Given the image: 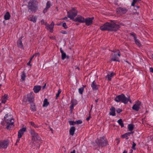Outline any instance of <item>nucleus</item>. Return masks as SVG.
Returning <instances> with one entry per match:
<instances>
[{"mask_svg":"<svg viewBox=\"0 0 153 153\" xmlns=\"http://www.w3.org/2000/svg\"><path fill=\"white\" fill-rule=\"evenodd\" d=\"M27 98V99H25V98L23 99V101L26 103L28 101L30 103L33 102L34 100V97L33 95V94L30 93L27 94L25 96Z\"/></svg>","mask_w":153,"mask_h":153,"instance_id":"6e6552de","label":"nucleus"},{"mask_svg":"<svg viewBox=\"0 0 153 153\" xmlns=\"http://www.w3.org/2000/svg\"><path fill=\"white\" fill-rule=\"evenodd\" d=\"M117 54L112 53L111 54V55H112V57L111 58V61L119 62V58L117 56V55H118L119 57H120V55L119 53L120 52L118 50L117 51Z\"/></svg>","mask_w":153,"mask_h":153,"instance_id":"9d476101","label":"nucleus"},{"mask_svg":"<svg viewBox=\"0 0 153 153\" xmlns=\"http://www.w3.org/2000/svg\"><path fill=\"white\" fill-rule=\"evenodd\" d=\"M149 71L153 73V68L152 67L150 68H149Z\"/></svg>","mask_w":153,"mask_h":153,"instance_id":"3c124183","label":"nucleus"},{"mask_svg":"<svg viewBox=\"0 0 153 153\" xmlns=\"http://www.w3.org/2000/svg\"><path fill=\"white\" fill-rule=\"evenodd\" d=\"M130 34L133 37L134 39L137 38L136 35L134 33H131Z\"/></svg>","mask_w":153,"mask_h":153,"instance_id":"37998d69","label":"nucleus"},{"mask_svg":"<svg viewBox=\"0 0 153 153\" xmlns=\"http://www.w3.org/2000/svg\"><path fill=\"white\" fill-rule=\"evenodd\" d=\"M86 86L85 85H83L82 87H84V88Z\"/></svg>","mask_w":153,"mask_h":153,"instance_id":"680f3d73","label":"nucleus"},{"mask_svg":"<svg viewBox=\"0 0 153 153\" xmlns=\"http://www.w3.org/2000/svg\"><path fill=\"white\" fill-rule=\"evenodd\" d=\"M74 100H73V102H72V103H76V102H75V101H76V100H74V101H75L74 102Z\"/></svg>","mask_w":153,"mask_h":153,"instance_id":"052dcab7","label":"nucleus"},{"mask_svg":"<svg viewBox=\"0 0 153 153\" xmlns=\"http://www.w3.org/2000/svg\"><path fill=\"white\" fill-rule=\"evenodd\" d=\"M92 109L91 108L89 111V113H90V114H91V112Z\"/></svg>","mask_w":153,"mask_h":153,"instance_id":"0e129e2a","label":"nucleus"},{"mask_svg":"<svg viewBox=\"0 0 153 153\" xmlns=\"http://www.w3.org/2000/svg\"><path fill=\"white\" fill-rule=\"evenodd\" d=\"M7 96L4 95L3 97H2L1 103H5L7 100Z\"/></svg>","mask_w":153,"mask_h":153,"instance_id":"bb28decb","label":"nucleus"},{"mask_svg":"<svg viewBox=\"0 0 153 153\" xmlns=\"http://www.w3.org/2000/svg\"><path fill=\"white\" fill-rule=\"evenodd\" d=\"M30 132L32 137V140L33 141H39L41 140V138L38 134L36 133L34 130L31 129L30 130Z\"/></svg>","mask_w":153,"mask_h":153,"instance_id":"423d86ee","label":"nucleus"},{"mask_svg":"<svg viewBox=\"0 0 153 153\" xmlns=\"http://www.w3.org/2000/svg\"><path fill=\"white\" fill-rule=\"evenodd\" d=\"M30 62H31L30 61H29V62L27 63V65H28L31 66V65L30 64Z\"/></svg>","mask_w":153,"mask_h":153,"instance_id":"603ef678","label":"nucleus"},{"mask_svg":"<svg viewBox=\"0 0 153 153\" xmlns=\"http://www.w3.org/2000/svg\"><path fill=\"white\" fill-rule=\"evenodd\" d=\"M76 124H80L82 123V121L81 120H79L76 121Z\"/></svg>","mask_w":153,"mask_h":153,"instance_id":"79ce46f5","label":"nucleus"},{"mask_svg":"<svg viewBox=\"0 0 153 153\" xmlns=\"http://www.w3.org/2000/svg\"><path fill=\"white\" fill-rule=\"evenodd\" d=\"M10 13L8 12L6 13L4 16V19L5 20H8L9 19H10Z\"/></svg>","mask_w":153,"mask_h":153,"instance_id":"b1692460","label":"nucleus"},{"mask_svg":"<svg viewBox=\"0 0 153 153\" xmlns=\"http://www.w3.org/2000/svg\"><path fill=\"white\" fill-rule=\"evenodd\" d=\"M84 87H81L79 89V92L81 94H82L84 91Z\"/></svg>","mask_w":153,"mask_h":153,"instance_id":"f704fd0d","label":"nucleus"},{"mask_svg":"<svg viewBox=\"0 0 153 153\" xmlns=\"http://www.w3.org/2000/svg\"><path fill=\"white\" fill-rule=\"evenodd\" d=\"M134 133V131H131V132L126 133L122 135L121 137L122 138H125L126 140L128 139L129 138L128 136H130L131 134H133Z\"/></svg>","mask_w":153,"mask_h":153,"instance_id":"a211bd4d","label":"nucleus"},{"mask_svg":"<svg viewBox=\"0 0 153 153\" xmlns=\"http://www.w3.org/2000/svg\"><path fill=\"white\" fill-rule=\"evenodd\" d=\"M60 51L61 53V58L62 59L64 60L66 58H67V59L69 58V56L66 55V53L63 51L62 48H60Z\"/></svg>","mask_w":153,"mask_h":153,"instance_id":"6ab92c4d","label":"nucleus"},{"mask_svg":"<svg viewBox=\"0 0 153 153\" xmlns=\"http://www.w3.org/2000/svg\"><path fill=\"white\" fill-rule=\"evenodd\" d=\"M75 128L74 126H72L71 127L69 130V134L70 135L73 136L75 130Z\"/></svg>","mask_w":153,"mask_h":153,"instance_id":"5701e85b","label":"nucleus"},{"mask_svg":"<svg viewBox=\"0 0 153 153\" xmlns=\"http://www.w3.org/2000/svg\"><path fill=\"white\" fill-rule=\"evenodd\" d=\"M48 9L49 8L48 7L46 6L45 7L43 10V13L44 14L46 13L47 12L48 10Z\"/></svg>","mask_w":153,"mask_h":153,"instance_id":"ea45409f","label":"nucleus"},{"mask_svg":"<svg viewBox=\"0 0 153 153\" xmlns=\"http://www.w3.org/2000/svg\"><path fill=\"white\" fill-rule=\"evenodd\" d=\"M54 25V23L52 22L50 25H46V27L48 30H49L50 32H52Z\"/></svg>","mask_w":153,"mask_h":153,"instance_id":"dca6fc26","label":"nucleus"},{"mask_svg":"<svg viewBox=\"0 0 153 153\" xmlns=\"http://www.w3.org/2000/svg\"><path fill=\"white\" fill-rule=\"evenodd\" d=\"M49 103L48 101V99L45 98L44 99L43 102V107H47L48 105H49Z\"/></svg>","mask_w":153,"mask_h":153,"instance_id":"a878e982","label":"nucleus"},{"mask_svg":"<svg viewBox=\"0 0 153 153\" xmlns=\"http://www.w3.org/2000/svg\"><path fill=\"white\" fill-rule=\"evenodd\" d=\"M67 19H68V18L66 17H65L63 19H64V20H66Z\"/></svg>","mask_w":153,"mask_h":153,"instance_id":"5fc2aeb1","label":"nucleus"},{"mask_svg":"<svg viewBox=\"0 0 153 153\" xmlns=\"http://www.w3.org/2000/svg\"><path fill=\"white\" fill-rule=\"evenodd\" d=\"M30 109L32 111H34L36 110V108L35 104L33 103L31 105Z\"/></svg>","mask_w":153,"mask_h":153,"instance_id":"c85d7f7f","label":"nucleus"},{"mask_svg":"<svg viewBox=\"0 0 153 153\" xmlns=\"http://www.w3.org/2000/svg\"><path fill=\"white\" fill-rule=\"evenodd\" d=\"M50 130L52 131V133H53V129L51 128H50Z\"/></svg>","mask_w":153,"mask_h":153,"instance_id":"4d7b16f0","label":"nucleus"},{"mask_svg":"<svg viewBox=\"0 0 153 153\" xmlns=\"http://www.w3.org/2000/svg\"><path fill=\"white\" fill-rule=\"evenodd\" d=\"M17 45L19 47L21 48H23V45L22 43V41L21 40H18L17 42Z\"/></svg>","mask_w":153,"mask_h":153,"instance_id":"cd10ccee","label":"nucleus"},{"mask_svg":"<svg viewBox=\"0 0 153 153\" xmlns=\"http://www.w3.org/2000/svg\"><path fill=\"white\" fill-rule=\"evenodd\" d=\"M35 143H34V142H33V143H32V146L33 147L34 146V145Z\"/></svg>","mask_w":153,"mask_h":153,"instance_id":"bf43d9fd","label":"nucleus"},{"mask_svg":"<svg viewBox=\"0 0 153 153\" xmlns=\"http://www.w3.org/2000/svg\"><path fill=\"white\" fill-rule=\"evenodd\" d=\"M41 88V87L40 85H36L35 86L33 89L34 92L37 93L39 92Z\"/></svg>","mask_w":153,"mask_h":153,"instance_id":"aec40b11","label":"nucleus"},{"mask_svg":"<svg viewBox=\"0 0 153 153\" xmlns=\"http://www.w3.org/2000/svg\"><path fill=\"white\" fill-rule=\"evenodd\" d=\"M21 77V79H22V80L24 81L25 80L26 77V74L24 72H22Z\"/></svg>","mask_w":153,"mask_h":153,"instance_id":"72a5a7b5","label":"nucleus"},{"mask_svg":"<svg viewBox=\"0 0 153 153\" xmlns=\"http://www.w3.org/2000/svg\"><path fill=\"white\" fill-rule=\"evenodd\" d=\"M29 20L33 22L34 23L36 22V19L33 15H30L27 18Z\"/></svg>","mask_w":153,"mask_h":153,"instance_id":"4be33fe9","label":"nucleus"},{"mask_svg":"<svg viewBox=\"0 0 153 153\" xmlns=\"http://www.w3.org/2000/svg\"><path fill=\"white\" fill-rule=\"evenodd\" d=\"M136 6L137 7V8H139V6Z\"/></svg>","mask_w":153,"mask_h":153,"instance_id":"774afa93","label":"nucleus"},{"mask_svg":"<svg viewBox=\"0 0 153 153\" xmlns=\"http://www.w3.org/2000/svg\"><path fill=\"white\" fill-rule=\"evenodd\" d=\"M134 128V125L133 124H129L128 126V129L129 131H131Z\"/></svg>","mask_w":153,"mask_h":153,"instance_id":"c756f323","label":"nucleus"},{"mask_svg":"<svg viewBox=\"0 0 153 153\" xmlns=\"http://www.w3.org/2000/svg\"><path fill=\"white\" fill-rule=\"evenodd\" d=\"M93 107V105H91V108L92 109V108Z\"/></svg>","mask_w":153,"mask_h":153,"instance_id":"338daca9","label":"nucleus"},{"mask_svg":"<svg viewBox=\"0 0 153 153\" xmlns=\"http://www.w3.org/2000/svg\"><path fill=\"white\" fill-rule=\"evenodd\" d=\"M27 7L30 13L36 12L38 9V2L37 0H30L28 3Z\"/></svg>","mask_w":153,"mask_h":153,"instance_id":"f03ea898","label":"nucleus"},{"mask_svg":"<svg viewBox=\"0 0 153 153\" xmlns=\"http://www.w3.org/2000/svg\"><path fill=\"white\" fill-rule=\"evenodd\" d=\"M89 116L88 117H87L86 119V120L87 121H88L91 118V114H90V113H89Z\"/></svg>","mask_w":153,"mask_h":153,"instance_id":"49530a36","label":"nucleus"},{"mask_svg":"<svg viewBox=\"0 0 153 153\" xmlns=\"http://www.w3.org/2000/svg\"><path fill=\"white\" fill-rule=\"evenodd\" d=\"M75 153V150H74L70 153Z\"/></svg>","mask_w":153,"mask_h":153,"instance_id":"864d4df0","label":"nucleus"},{"mask_svg":"<svg viewBox=\"0 0 153 153\" xmlns=\"http://www.w3.org/2000/svg\"><path fill=\"white\" fill-rule=\"evenodd\" d=\"M69 123L70 125H74L76 124V122L74 121H69Z\"/></svg>","mask_w":153,"mask_h":153,"instance_id":"58836bf2","label":"nucleus"},{"mask_svg":"<svg viewBox=\"0 0 153 153\" xmlns=\"http://www.w3.org/2000/svg\"><path fill=\"white\" fill-rule=\"evenodd\" d=\"M9 142L7 140H3L0 141V149L6 148Z\"/></svg>","mask_w":153,"mask_h":153,"instance_id":"1a4fd4ad","label":"nucleus"},{"mask_svg":"<svg viewBox=\"0 0 153 153\" xmlns=\"http://www.w3.org/2000/svg\"><path fill=\"white\" fill-rule=\"evenodd\" d=\"M114 74L113 72L111 73L110 74H108L107 76L106 77L107 78L108 80V81L111 80L112 76L114 75Z\"/></svg>","mask_w":153,"mask_h":153,"instance_id":"393cba45","label":"nucleus"},{"mask_svg":"<svg viewBox=\"0 0 153 153\" xmlns=\"http://www.w3.org/2000/svg\"><path fill=\"white\" fill-rule=\"evenodd\" d=\"M67 13L68 17L73 20L77 15V12L74 8H73L70 11H67Z\"/></svg>","mask_w":153,"mask_h":153,"instance_id":"0eeeda50","label":"nucleus"},{"mask_svg":"<svg viewBox=\"0 0 153 153\" xmlns=\"http://www.w3.org/2000/svg\"><path fill=\"white\" fill-rule=\"evenodd\" d=\"M136 144L134 142H133V145L132 148L134 150L135 149H136L135 148V146H136Z\"/></svg>","mask_w":153,"mask_h":153,"instance_id":"c03bdc74","label":"nucleus"},{"mask_svg":"<svg viewBox=\"0 0 153 153\" xmlns=\"http://www.w3.org/2000/svg\"><path fill=\"white\" fill-rule=\"evenodd\" d=\"M141 104V102L139 101H137L132 106V109L137 111H138L140 108V106Z\"/></svg>","mask_w":153,"mask_h":153,"instance_id":"f8f14e48","label":"nucleus"},{"mask_svg":"<svg viewBox=\"0 0 153 153\" xmlns=\"http://www.w3.org/2000/svg\"><path fill=\"white\" fill-rule=\"evenodd\" d=\"M62 26L65 29H67L68 28V27L66 25V23H64L62 25Z\"/></svg>","mask_w":153,"mask_h":153,"instance_id":"a18cd8bd","label":"nucleus"},{"mask_svg":"<svg viewBox=\"0 0 153 153\" xmlns=\"http://www.w3.org/2000/svg\"><path fill=\"white\" fill-rule=\"evenodd\" d=\"M84 18L80 15H78L74 19L73 21L75 22H77L80 23L84 22Z\"/></svg>","mask_w":153,"mask_h":153,"instance_id":"4468645a","label":"nucleus"},{"mask_svg":"<svg viewBox=\"0 0 153 153\" xmlns=\"http://www.w3.org/2000/svg\"><path fill=\"white\" fill-rule=\"evenodd\" d=\"M61 92V90L59 89V90L58 91L57 93L56 94V99L57 98L59 97V94H60Z\"/></svg>","mask_w":153,"mask_h":153,"instance_id":"4c0bfd02","label":"nucleus"},{"mask_svg":"<svg viewBox=\"0 0 153 153\" xmlns=\"http://www.w3.org/2000/svg\"><path fill=\"white\" fill-rule=\"evenodd\" d=\"M26 128L25 127H24L21 129L18 132V137L20 138L22 137V135L26 131Z\"/></svg>","mask_w":153,"mask_h":153,"instance_id":"f3484780","label":"nucleus"},{"mask_svg":"<svg viewBox=\"0 0 153 153\" xmlns=\"http://www.w3.org/2000/svg\"><path fill=\"white\" fill-rule=\"evenodd\" d=\"M60 32L63 34H67V32L65 30H62Z\"/></svg>","mask_w":153,"mask_h":153,"instance_id":"09e8293b","label":"nucleus"},{"mask_svg":"<svg viewBox=\"0 0 153 153\" xmlns=\"http://www.w3.org/2000/svg\"><path fill=\"white\" fill-rule=\"evenodd\" d=\"M115 100L117 102H121L125 104H127L128 101L130 103L131 102L130 97H128L127 98L123 94L117 96L115 98Z\"/></svg>","mask_w":153,"mask_h":153,"instance_id":"20e7f679","label":"nucleus"},{"mask_svg":"<svg viewBox=\"0 0 153 153\" xmlns=\"http://www.w3.org/2000/svg\"><path fill=\"white\" fill-rule=\"evenodd\" d=\"M76 103H72V104H71V106H70V108L71 111L74 108V106L77 104V101H75Z\"/></svg>","mask_w":153,"mask_h":153,"instance_id":"c9c22d12","label":"nucleus"},{"mask_svg":"<svg viewBox=\"0 0 153 153\" xmlns=\"http://www.w3.org/2000/svg\"><path fill=\"white\" fill-rule=\"evenodd\" d=\"M52 4L51 2L49 1H48L46 3V6L49 8Z\"/></svg>","mask_w":153,"mask_h":153,"instance_id":"473e14b6","label":"nucleus"},{"mask_svg":"<svg viewBox=\"0 0 153 153\" xmlns=\"http://www.w3.org/2000/svg\"><path fill=\"white\" fill-rule=\"evenodd\" d=\"M33 55H34V56H35V57H37V56L38 57L39 55V53H35Z\"/></svg>","mask_w":153,"mask_h":153,"instance_id":"8fccbe9b","label":"nucleus"},{"mask_svg":"<svg viewBox=\"0 0 153 153\" xmlns=\"http://www.w3.org/2000/svg\"><path fill=\"white\" fill-rule=\"evenodd\" d=\"M5 122L7 124L6 128L10 130L14 126V120L12 115L6 114L4 117Z\"/></svg>","mask_w":153,"mask_h":153,"instance_id":"7ed1b4c3","label":"nucleus"},{"mask_svg":"<svg viewBox=\"0 0 153 153\" xmlns=\"http://www.w3.org/2000/svg\"><path fill=\"white\" fill-rule=\"evenodd\" d=\"M46 85V84H45V85L43 86V87H42V88L43 89H44V88H45Z\"/></svg>","mask_w":153,"mask_h":153,"instance_id":"6e6d98bb","label":"nucleus"},{"mask_svg":"<svg viewBox=\"0 0 153 153\" xmlns=\"http://www.w3.org/2000/svg\"><path fill=\"white\" fill-rule=\"evenodd\" d=\"M134 40L135 44L139 47H140L141 45L140 41L138 39H137V38L134 39Z\"/></svg>","mask_w":153,"mask_h":153,"instance_id":"7c9ffc66","label":"nucleus"},{"mask_svg":"<svg viewBox=\"0 0 153 153\" xmlns=\"http://www.w3.org/2000/svg\"><path fill=\"white\" fill-rule=\"evenodd\" d=\"M94 19V17L87 18L84 19V22L85 23L86 25L89 26L91 25L93 23V20Z\"/></svg>","mask_w":153,"mask_h":153,"instance_id":"ddd939ff","label":"nucleus"},{"mask_svg":"<svg viewBox=\"0 0 153 153\" xmlns=\"http://www.w3.org/2000/svg\"><path fill=\"white\" fill-rule=\"evenodd\" d=\"M117 122L121 126V127H123L124 126V124L123 123L122 119H120L117 121Z\"/></svg>","mask_w":153,"mask_h":153,"instance_id":"2f4dec72","label":"nucleus"},{"mask_svg":"<svg viewBox=\"0 0 153 153\" xmlns=\"http://www.w3.org/2000/svg\"><path fill=\"white\" fill-rule=\"evenodd\" d=\"M35 56H34V55H33V56L31 57V58L32 59H33V57Z\"/></svg>","mask_w":153,"mask_h":153,"instance_id":"e2e57ef3","label":"nucleus"},{"mask_svg":"<svg viewBox=\"0 0 153 153\" xmlns=\"http://www.w3.org/2000/svg\"><path fill=\"white\" fill-rule=\"evenodd\" d=\"M91 87L94 91H96L98 90L100 87V85L97 84L95 82V81H94L91 85Z\"/></svg>","mask_w":153,"mask_h":153,"instance_id":"2eb2a0df","label":"nucleus"},{"mask_svg":"<svg viewBox=\"0 0 153 153\" xmlns=\"http://www.w3.org/2000/svg\"><path fill=\"white\" fill-rule=\"evenodd\" d=\"M110 111L109 113V114L113 116L115 115L116 114L115 113V109L114 107H112L110 109Z\"/></svg>","mask_w":153,"mask_h":153,"instance_id":"412c9836","label":"nucleus"},{"mask_svg":"<svg viewBox=\"0 0 153 153\" xmlns=\"http://www.w3.org/2000/svg\"><path fill=\"white\" fill-rule=\"evenodd\" d=\"M120 27V26L114 23L106 22L100 27V28L102 31L108 30L110 31H116Z\"/></svg>","mask_w":153,"mask_h":153,"instance_id":"f257e3e1","label":"nucleus"},{"mask_svg":"<svg viewBox=\"0 0 153 153\" xmlns=\"http://www.w3.org/2000/svg\"><path fill=\"white\" fill-rule=\"evenodd\" d=\"M30 123L31 125L32 126H33L34 127L36 128H38V126L36 125V124H34V123L33 122H30Z\"/></svg>","mask_w":153,"mask_h":153,"instance_id":"e433bc0d","label":"nucleus"},{"mask_svg":"<svg viewBox=\"0 0 153 153\" xmlns=\"http://www.w3.org/2000/svg\"><path fill=\"white\" fill-rule=\"evenodd\" d=\"M98 99L96 100H95L96 102H98Z\"/></svg>","mask_w":153,"mask_h":153,"instance_id":"69168bd1","label":"nucleus"},{"mask_svg":"<svg viewBox=\"0 0 153 153\" xmlns=\"http://www.w3.org/2000/svg\"><path fill=\"white\" fill-rule=\"evenodd\" d=\"M138 1L137 0H133V2L131 4V6H135V3Z\"/></svg>","mask_w":153,"mask_h":153,"instance_id":"a19ab883","label":"nucleus"},{"mask_svg":"<svg viewBox=\"0 0 153 153\" xmlns=\"http://www.w3.org/2000/svg\"><path fill=\"white\" fill-rule=\"evenodd\" d=\"M122 111V110L120 108H118L116 110V111L117 113H120Z\"/></svg>","mask_w":153,"mask_h":153,"instance_id":"de8ad7c7","label":"nucleus"},{"mask_svg":"<svg viewBox=\"0 0 153 153\" xmlns=\"http://www.w3.org/2000/svg\"><path fill=\"white\" fill-rule=\"evenodd\" d=\"M96 142L100 147H103L108 145V142L104 137L100 138V139H97Z\"/></svg>","mask_w":153,"mask_h":153,"instance_id":"39448f33","label":"nucleus"},{"mask_svg":"<svg viewBox=\"0 0 153 153\" xmlns=\"http://www.w3.org/2000/svg\"><path fill=\"white\" fill-rule=\"evenodd\" d=\"M123 153H127V151H126V150H125L123 152Z\"/></svg>","mask_w":153,"mask_h":153,"instance_id":"13d9d810","label":"nucleus"},{"mask_svg":"<svg viewBox=\"0 0 153 153\" xmlns=\"http://www.w3.org/2000/svg\"><path fill=\"white\" fill-rule=\"evenodd\" d=\"M127 11V10L125 8L119 7L117 9V14L122 15L125 13Z\"/></svg>","mask_w":153,"mask_h":153,"instance_id":"9b49d317","label":"nucleus"}]
</instances>
